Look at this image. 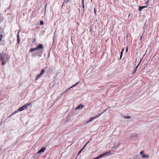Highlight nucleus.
<instances>
[{"instance_id": "nucleus-5", "label": "nucleus", "mask_w": 159, "mask_h": 159, "mask_svg": "<svg viewBox=\"0 0 159 159\" xmlns=\"http://www.w3.org/2000/svg\"><path fill=\"white\" fill-rule=\"evenodd\" d=\"M46 149V148L45 147H43L40 149L37 153H39L41 152H44V151Z\"/></svg>"}, {"instance_id": "nucleus-6", "label": "nucleus", "mask_w": 159, "mask_h": 159, "mask_svg": "<svg viewBox=\"0 0 159 159\" xmlns=\"http://www.w3.org/2000/svg\"><path fill=\"white\" fill-rule=\"evenodd\" d=\"M84 107V106L82 104H80L76 108L75 110L78 109H82Z\"/></svg>"}, {"instance_id": "nucleus-20", "label": "nucleus", "mask_w": 159, "mask_h": 159, "mask_svg": "<svg viewBox=\"0 0 159 159\" xmlns=\"http://www.w3.org/2000/svg\"><path fill=\"white\" fill-rule=\"evenodd\" d=\"M100 158L99 155L98 156V157H97L95 158H94L93 159H99Z\"/></svg>"}, {"instance_id": "nucleus-21", "label": "nucleus", "mask_w": 159, "mask_h": 159, "mask_svg": "<svg viewBox=\"0 0 159 159\" xmlns=\"http://www.w3.org/2000/svg\"><path fill=\"white\" fill-rule=\"evenodd\" d=\"M40 24L41 25H43V21H40Z\"/></svg>"}, {"instance_id": "nucleus-30", "label": "nucleus", "mask_w": 159, "mask_h": 159, "mask_svg": "<svg viewBox=\"0 0 159 159\" xmlns=\"http://www.w3.org/2000/svg\"><path fill=\"white\" fill-rule=\"evenodd\" d=\"M81 151H82V150H80V151L79 152V153H78V154H79L80 153V152H81Z\"/></svg>"}, {"instance_id": "nucleus-15", "label": "nucleus", "mask_w": 159, "mask_h": 159, "mask_svg": "<svg viewBox=\"0 0 159 159\" xmlns=\"http://www.w3.org/2000/svg\"><path fill=\"white\" fill-rule=\"evenodd\" d=\"M17 111H14L11 114V116L15 114L16 113H17Z\"/></svg>"}, {"instance_id": "nucleus-22", "label": "nucleus", "mask_w": 159, "mask_h": 159, "mask_svg": "<svg viewBox=\"0 0 159 159\" xmlns=\"http://www.w3.org/2000/svg\"><path fill=\"white\" fill-rule=\"evenodd\" d=\"M136 70H136L135 69V70H134V71H133V72L132 73V74H134L135 73V72H136Z\"/></svg>"}, {"instance_id": "nucleus-7", "label": "nucleus", "mask_w": 159, "mask_h": 159, "mask_svg": "<svg viewBox=\"0 0 159 159\" xmlns=\"http://www.w3.org/2000/svg\"><path fill=\"white\" fill-rule=\"evenodd\" d=\"M146 7H147V6H139V7L138 10L139 11H141L142 9L144 8H146Z\"/></svg>"}, {"instance_id": "nucleus-13", "label": "nucleus", "mask_w": 159, "mask_h": 159, "mask_svg": "<svg viewBox=\"0 0 159 159\" xmlns=\"http://www.w3.org/2000/svg\"><path fill=\"white\" fill-rule=\"evenodd\" d=\"M124 48H123L122 51L121 52V53H120V59H121L122 57V55H123V51H124Z\"/></svg>"}, {"instance_id": "nucleus-17", "label": "nucleus", "mask_w": 159, "mask_h": 159, "mask_svg": "<svg viewBox=\"0 0 159 159\" xmlns=\"http://www.w3.org/2000/svg\"><path fill=\"white\" fill-rule=\"evenodd\" d=\"M20 38H18V39H17V43L18 44H19L20 42Z\"/></svg>"}, {"instance_id": "nucleus-23", "label": "nucleus", "mask_w": 159, "mask_h": 159, "mask_svg": "<svg viewBox=\"0 0 159 159\" xmlns=\"http://www.w3.org/2000/svg\"><path fill=\"white\" fill-rule=\"evenodd\" d=\"M143 151H141L140 152V154H141L142 155H143Z\"/></svg>"}, {"instance_id": "nucleus-9", "label": "nucleus", "mask_w": 159, "mask_h": 159, "mask_svg": "<svg viewBox=\"0 0 159 159\" xmlns=\"http://www.w3.org/2000/svg\"><path fill=\"white\" fill-rule=\"evenodd\" d=\"M94 119V118L93 117H91L89 120L88 121H87L86 122V123H89V122H92L93 120Z\"/></svg>"}, {"instance_id": "nucleus-3", "label": "nucleus", "mask_w": 159, "mask_h": 159, "mask_svg": "<svg viewBox=\"0 0 159 159\" xmlns=\"http://www.w3.org/2000/svg\"><path fill=\"white\" fill-rule=\"evenodd\" d=\"M111 154V151H108L104 153H102V154L99 155L100 157L108 156Z\"/></svg>"}, {"instance_id": "nucleus-25", "label": "nucleus", "mask_w": 159, "mask_h": 159, "mask_svg": "<svg viewBox=\"0 0 159 159\" xmlns=\"http://www.w3.org/2000/svg\"><path fill=\"white\" fill-rule=\"evenodd\" d=\"M17 39H18V38H20L19 34H17Z\"/></svg>"}, {"instance_id": "nucleus-18", "label": "nucleus", "mask_w": 159, "mask_h": 159, "mask_svg": "<svg viewBox=\"0 0 159 159\" xmlns=\"http://www.w3.org/2000/svg\"><path fill=\"white\" fill-rule=\"evenodd\" d=\"M64 2H65L66 3H67L68 2H69V0H64ZM64 3H63V5Z\"/></svg>"}, {"instance_id": "nucleus-19", "label": "nucleus", "mask_w": 159, "mask_h": 159, "mask_svg": "<svg viewBox=\"0 0 159 159\" xmlns=\"http://www.w3.org/2000/svg\"><path fill=\"white\" fill-rule=\"evenodd\" d=\"M82 4L83 8V10H84V2H82Z\"/></svg>"}, {"instance_id": "nucleus-24", "label": "nucleus", "mask_w": 159, "mask_h": 159, "mask_svg": "<svg viewBox=\"0 0 159 159\" xmlns=\"http://www.w3.org/2000/svg\"><path fill=\"white\" fill-rule=\"evenodd\" d=\"M94 13H95V15H96V10L95 8H94Z\"/></svg>"}, {"instance_id": "nucleus-16", "label": "nucleus", "mask_w": 159, "mask_h": 159, "mask_svg": "<svg viewBox=\"0 0 159 159\" xmlns=\"http://www.w3.org/2000/svg\"><path fill=\"white\" fill-rule=\"evenodd\" d=\"M124 118H127V119H129L130 118V116H125L124 117Z\"/></svg>"}, {"instance_id": "nucleus-35", "label": "nucleus", "mask_w": 159, "mask_h": 159, "mask_svg": "<svg viewBox=\"0 0 159 159\" xmlns=\"http://www.w3.org/2000/svg\"><path fill=\"white\" fill-rule=\"evenodd\" d=\"M88 143H89V142H88V143H86V144Z\"/></svg>"}, {"instance_id": "nucleus-36", "label": "nucleus", "mask_w": 159, "mask_h": 159, "mask_svg": "<svg viewBox=\"0 0 159 159\" xmlns=\"http://www.w3.org/2000/svg\"><path fill=\"white\" fill-rule=\"evenodd\" d=\"M88 143H89V142H88V143H86V144Z\"/></svg>"}, {"instance_id": "nucleus-31", "label": "nucleus", "mask_w": 159, "mask_h": 159, "mask_svg": "<svg viewBox=\"0 0 159 159\" xmlns=\"http://www.w3.org/2000/svg\"><path fill=\"white\" fill-rule=\"evenodd\" d=\"M128 47H127L126 49V52H127V50H128Z\"/></svg>"}, {"instance_id": "nucleus-14", "label": "nucleus", "mask_w": 159, "mask_h": 159, "mask_svg": "<svg viewBox=\"0 0 159 159\" xmlns=\"http://www.w3.org/2000/svg\"><path fill=\"white\" fill-rule=\"evenodd\" d=\"M79 83V82L77 83V84H74V85H73V86H72L71 87H70L69 88V89H68V90H70V89L71 88H73V87H75V86L76 85H77Z\"/></svg>"}, {"instance_id": "nucleus-26", "label": "nucleus", "mask_w": 159, "mask_h": 159, "mask_svg": "<svg viewBox=\"0 0 159 159\" xmlns=\"http://www.w3.org/2000/svg\"><path fill=\"white\" fill-rule=\"evenodd\" d=\"M139 64H138V65L136 67V68H135V70H137V68H138V67L139 66Z\"/></svg>"}, {"instance_id": "nucleus-4", "label": "nucleus", "mask_w": 159, "mask_h": 159, "mask_svg": "<svg viewBox=\"0 0 159 159\" xmlns=\"http://www.w3.org/2000/svg\"><path fill=\"white\" fill-rule=\"evenodd\" d=\"M45 72V70L44 69H43L41 71L40 74L38 75L36 78V80H37L39 78H40L42 75H43Z\"/></svg>"}, {"instance_id": "nucleus-27", "label": "nucleus", "mask_w": 159, "mask_h": 159, "mask_svg": "<svg viewBox=\"0 0 159 159\" xmlns=\"http://www.w3.org/2000/svg\"><path fill=\"white\" fill-rule=\"evenodd\" d=\"M149 0H147V1L145 3V4L148 3L149 2Z\"/></svg>"}, {"instance_id": "nucleus-32", "label": "nucleus", "mask_w": 159, "mask_h": 159, "mask_svg": "<svg viewBox=\"0 0 159 159\" xmlns=\"http://www.w3.org/2000/svg\"><path fill=\"white\" fill-rule=\"evenodd\" d=\"M142 36H143V35H142L141 36V37H140V39H142Z\"/></svg>"}, {"instance_id": "nucleus-37", "label": "nucleus", "mask_w": 159, "mask_h": 159, "mask_svg": "<svg viewBox=\"0 0 159 159\" xmlns=\"http://www.w3.org/2000/svg\"><path fill=\"white\" fill-rule=\"evenodd\" d=\"M88 143H89V142H88V143H86V144Z\"/></svg>"}, {"instance_id": "nucleus-12", "label": "nucleus", "mask_w": 159, "mask_h": 159, "mask_svg": "<svg viewBox=\"0 0 159 159\" xmlns=\"http://www.w3.org/2000/svg\"><path fill=\"white\" fill-rule=\"evenodd\" d=\"M142 157L148 158L149 157V156L146 154H143L142 155Z\"/></svg>"}, {"instance_id": "nucleus-11", "label": "nucleus", "mask_w": 159, "mask_h": 159, "mask_svg": "<svg viewBox=\"0 0 159 159\" xmlns=\"http://www.w3.org/2000/svg\"><path fill=\"white\" fill-rule=\"evenodd\" d=\"M32 103V102H30L29 103H27V104L25 105V108L27 109V106H29L31 105V104Z\"/></svg>"}, {"instance_id": "nucleus-8", "label": "nucleus", "mask_w": 159, "mask_h": 159, "mask_svg": "<svg viewBox=\"0 0 159 159\" xmlns=\"http://www.w3.org/2000/svg\"><path fill=\"white\" fill-rule=\"evenodd\" d=\"M25 105H24L20 107L18 109V111H21L23 110L24 109V108H23V107H25ZM25 109H26V108H25Z\"/></svg>"}, {"instance_id": "nucleus-28", "label": "nucleus", "mask_w": 159, "mask_h": 159, "mask_svg": "<svg viewBox=\"0 0 159 159\" xmlns=\"http://www.w3.org/2000/svg\"><path fill=\"white\" fill-rule=\"evenodd\" d=\"M107 111V109H106L103 112H103V113H104V112H105V111Z\"/></svg>"}, {"instance_id": "nucleus-10", "label": "nucleus", "mask_w": 159, "mask_h": 159, "mask_svg": "<svg viewBox=\"0 0 159 159\" xmlns=\"http://www.w3.org/2000/svg\"><path fill=\"white\" fill-rule=\"evenodd\" d=\"M103 113V112H102L101 113H100L99 115H96V116L93 117L94 118V119H97L98 118L100 115H101Z\"/></svg>"}, {"instance_id": "nucleus-38", "label": "nucleus", "mask_w": 159, "mask_h": 159, "mask_svg": "<svg viewBox=\"0 0 159 159\" xmlns=\"http://www.w3.org/2000/svg\"><path fill=\"white\" fill-rule=\"evenodd\" d=\"M41 53H42V51H41Z\"/></svg>"}, {"instance_id": "nucleus-34", "label": "nucleus", "mask_w": 159, "mask_h": 159, "mask_svg": "<svg viewBox=\"0 0 159 159\" xmlns=\"http://www.w3.org/2000/svg\"><path fill=\"white\" fill-rule=\"evenodd\" d=\"M23 108H24V109H25V107H23Z\"/></svg>"}, {"instance_id": "nucleus-29", "label": "nucleus", "mask_w": 159, "mask_h": 159, "mask_svg": "<svg viewBox=\"0 0 159 159\" xmlns=\"http://www.w3.org/2000/svg\"><path fill=\"white\" fill-rule=\"evenodd\" d=\"M47 4H46V5H45V7L44 8H45V10H46V6H47Z\"/></svg>"}, {"instance_id": "nucleus-1", "label": "nucleus", "mask_w": 159, "mask_h": 159, "mask_svg": "<svg viewBox=\"0 0 159 159\" xmlns=\"http://www.w3.org/2000/svg\"><path fill=\"white\" fill-rule=\"evenodd\" d=\"M8 56L6 54L0 53V60L2 62V66L5 65L8 62Z\"/></svg>"}, {"instance_id": "nucleus-2", "label": "nucleus", "mask_w": 159, "mask_h": 159, "mask_svg": "<svg viewBox=\"0 0 159 159\" xmlns=\"http://www.w3.org/2000/svg\"><path fill=\"white\" fill-rule=\"evenodd\" d=\"M43 44H39L37 46L36 48H31L30 50V52H34L36 50H39L40 49H42L43 48Z\"/></svg>"}, {"instance_id": "nucleus-33", "label": "nucleus", "mask_w": 159, "mask_h": 159, "mask_svg": "<svg viewBox=\"0 0 159 159\" xmlns=\"http://www.w3.org/2000/svg\"><path fill=\"white\" fill-rule=\"evenodd\" d=\"M82 2H84V0H82Z\"/></svg>"}]
</instances>
